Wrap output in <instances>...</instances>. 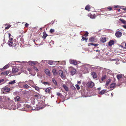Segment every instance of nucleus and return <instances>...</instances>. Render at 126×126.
Wrapping results in <instances>:
<instances>
[{
    "mask_svg": "<svg viewBox=\"0 0 126 126\" xmlns=\"http://www.w3.org/2000/svg\"><path fill=\"white\" fill-rule=\"evenodd\" d=\"M116 84L115 83H113L111 84L110 85V88H113L112 89H111V90H112L113 89L115 88V85Z\"/></svg>",
    "mask_w": 126,
    "mask_h": 126,
    "instance_id": "nucleus-9",
    "label": "nucleus"
},
{
    "mask_svg": "<svg viewBox=\"0 0 126 126\" xmlns=\"http://www.w3.org/2000/svg\"><path fill=\"white\" fill-rule=\"evenodd\" d=\"M114 44V41L113 40H110L109 43V45L111 46Z\"/></svg>",
    "mask_w": 126,
    "mask_h": 126,
    "instance_id": "nucleus-14",
    "label": "nucleus"
},
{
    "mask_svg": "<svg viewBox=\"0 0 126 126\" xmlns=\"http://www.w3.org/2000/svg\"><path fill=\"white\" fill-rule=\"evenodd\" d=\"M90 41L93 42L95 40V37H93L90 38L89 39Z\"/></svg>",
    "mask_w": 126,
    "mask_h": 126,
    "instance_id": "nucleus-20",
    "label": "nucleus"
},
{
    "mask_svg": "<svg viewBox=\"0 0 126 126\" xmlns=\"http://www.w3.org/2000/svg\"><path fill=\"white\" fill-rule=\"evenodd\" d=\"M35 89L36 90L38 91L39 90V88L37 87H35Z\"/></svg>",
    "mask_w": 126,
    "mask_h": 126,
    "instance_id": "nucleus-43",
    "label": "nucleus"
},
{
    "mask_svg": "<svg viewBox=\"0 0 126 126\" xmlns=\"http://www.w3.org/2000/svg\"><path fill=\"white\" fill-rule=\"evenodd\" d=\"M5 25H8L7 27H5V29H8L11 26V25H8L7 24H5Z\"/></svg>",
    "mask_w": 126,
    "mask_h": 126,
    "instance_id": "nucleus-30",
    "label": "nucleus"
},
{
    "mask_svg": "<svg viewBox=\"0 0 126 126\" xmlns=\"http://www.w3.org/2000/svg\"><path fill=\"white\" fill-rule=\"evenodd\" d=\"M122 9L124 10L125 11H126V7H125V8H122Z\"/></svg>",
    "mask_w": 126,
    "mask_h": 126,
    "instance_id": "nucleus-53",
    "label": "nucleus"
},
{
    "mask_svg": "<svg viewBox=\"0 0 126 126\" xmlns=\"http://www.w3.org/2000/svg\"><path fill=\"white\" fill-rule=\"evenodd\" d=\"M26 107H27L28 108H30L31 107V106L30 105H26Z\"/></svg>",
    "mask_w": 126,
    "mask_h": 126,
    "instance_id": "nucleus-50",
    "label": "nucleus"
},
{
    "mask_svg": "<svg viewBox=\"0 0 126 126\" xmlns=\"http://www.w3.org/2000/svg\"><path fill=\"white\" fill-rule=\"evenodd\" d=\"M106 78V76L105 75L104 76H103L101 78V80L102 81H103Z\"/></svg>",
    "mask_w": 126,
    "mask_h": 126,
    "instance_id": "nucleus-38",
    "label": "nucleus"
},
{
    "mask_svg": "<svg viewBox=\"0 0 126 126\" xmlns=\"http://www.w3.org/2000/svg\"><path fill=\"white\" fill-rule=\"evenodd\" d=\"M87 86L89 88H92L93 87L94 85V83L92 81H91L90 82H88L87 84Z\"/></svg>",
    "mask_w": 126,
    "mask_h": 126,
    "instance_id": "nucleus-3",
    "label": "nucleus"
},
{
    "mask_svg": "<svg viewBox=\"0 0 126 126\" xmlns=\"http://www.w3.org/2000/svg\"><path fill=\"white\" fill-rule=\"evenodd\" d=\"M45 73L47 75H49L50 74V71L48 69H46L45 71Z\"/></svg>",
    "mask_w": 126,
    "mask_h": 126,
    "instance_id": "nucleus-26",
    "label": "nucleus"
},
{
    "mask_svg": "<svg viewBox=\"0 0 126 126\" xmlns=\"http://www.w3.org/2000/svg\"><path fill=\"white\" fill-rule=\"evenodd\" d=\"M33 68L37 72H38V70L37 67H35V66H33Z\"/></svg>",
    "mask_w": 126,
    "mask_h": 126,
    "instance_id": "nucleus-39",
    "label": "nucleus"
},
{
    "mask_svg": "<svg viewBox=\"0 0 126 126\" xmlns=\"http://www.w3.org/2000/svg\"><path fill=\"white\" fill-rule=\"evenodd\" d=\"M59 73L62 79H65L66 77L63 74V72L61 70H59Z\"/></svg>",
    "mask_w": 126,
    "mask_h": 126,
    "instance_id": "nucleus-4",
    "label": "nucleus"
},
{
    "mask_svg": "<svg viewBox=\"0 0 126 126\" xmlns=\"http://www.w3.org/2000/svg\"><path fill=\"white\" fill-rule=\"evenodd\" d=\"M8 34H9V37H10V36H11V34L10 33H8Z\"/></svg>",
    "mask_w": 126,
    "mask_h": 126,
    "instance_id": "nucleus-55",
    "label": "nucleus"
},
{
    "mask_svg": "<svg viewBox=\"0 0 126 126\" xmlns=\"http://www.w3.org/2000/svg\"><path fill=\"white\" fill-rule=\"evenodd\" d=\"M111 81V80L110 79H108L106 82V85L107 86H108L109 84V83Z\"/></svg>",
    "mask_w": 126,
    "mask_h": 126,
    "instance_id": "nucleus-27",
    "label": "nucleus"
},
{
    "mask_svg": "<svg viewBox=\"0 0 126 126\" xmlns=\"http://www.w3.org/2000/svg\"><path fill=\"white\" fill-rule=\"evenodd\" d=\"M52 72L53 75H56L57 73V72L56 71V70L55 69H54L52 70Z\"/></svg>",
    "mask_w": 126,
    "mask_h": 126,
    "instance_id": "nucleus-22",
    "label": "nucleus"
},
{
    "mask_svg": "<svg viewBox=\"0 0 126 126\" xmlns=\"http://www.w3.org/2000/svg\"><path fill=\"white\" fill-rule=\"evenodd\" d=\"M4 81L3 79H2V80H0V83L1 82L3 81Z\"/></svg>",
    "mask_w": 126,
    "mask_h": 126,
    "instance_id": "nucleus-56",
    "label": "nucleus"
},
{
    "mask_svg": "<svg viewBox=\"0 0 126 126\" xmlns=\"http://www.w3.org/2000/svg\"><path fill=\"white\" fill-rule=\"evenodd\" d=\"M15 81V80H14L13 81H11L9 83V84H14L16 83Z\"/></svg>",
    "mask_w": 126,
    "mask_h": 126,
    "instance_id": "nucleus-33",
    "label": "nucleus"
},
{
    "mask_svg": "<svg viewBox=\"0 0 126 126\" xmlns=\"http://www.w3.org/2000/svg\"><path fill=\"white\" fill-rule=\"evenodd\" d=\"M47 36V34L45 33V34H44L42 37L44 39H45Z\"/></svg>",
    "mask_w": 126,
    "mask_h": 126,
    "instance_id": "nucleus-34",
    "label": "nucleus"
},
{
    "mask_svg": "<svg viewBox=\"0 0 126 126\" xmlns=\"http://www.w3.org/2000/svg\"><path fill=\"white\" fill-rule=\"evenodd\" d=\"M113 93H111V95L112 96H113Z\"/></svg>",
    "mask_w": 126,
    "mask_h": 126,
    "instance_id": "nucleus-60",
    "label": "nucleus"
},
{
    "mask_svg": "<svg viewBox=\"0 0 126 126\" xmlns=\"http://www.w3.org/2000/svg\"><path fill=\"white\" fill-rule=\"evenodd\" d=\"M88 33L87 32H86L84 36H87L88 35Z\"/></svg>",
    "mask_w": 126,
    "mask_h": 126,
    "instance_id": "nucleus-40",
    "label": "nucleus"
},
{
    "mask_svg": "<svg viewBox=\"0 0 126 126\" xmlns=\"http://www.w3.org/2000/svg\"><path fill=\"white\" fill-rule=\"evenodd\" d=\"M80 83V81H78V83Z\"/></svg>",
    "mask_w": 126,
    "mask_h": 126,
    "instance_id": "nucleus-62",
    "label": "nucleus"
},
{
    "mask_svg": "<svg viewBox=\"0 0 126 126\" xmlns=\"http://www.w3.org/2000/svg\"><path fill=\"white\" fill-rule=\"evenodd\" d=\"M122 27H123L125 29H126V25H123L122 26Z\"/></svg>",
    "mask_w": 126,
    "mask_h": 126,
    "instance_id": "nucleus-49",
    "label": "nucleus"
},
{
    "mask_svg": "<svg viewBox=\"0 0 126 126\" xmlns=\"http://www.w3.org/2000/svg\"><path fill=\"white\" fill-rule=\"evenodd\" d=\"M100 40L101 42L103 43L106 42L107 40L106 38L104 37H101Z\"/></svg>",
    "mask_w": 126,
    "mask_h": 126,
    "instance_id": "nucleus-8",
    "label": "nucleus"
},
{
    "mask_svg": "<svg viewBox=\"0 0 126 126\" xmlns=\"http://www.w3.org/2000/svg\"><path fill=\"white\" fill-rule=\"evenodd\" d=\"M106 90H102L101 91L99 92V94L101 95L105 93V92H106Z\"/></svg>",
    "mask_w": 126,
    "mask_h": 126,
    "instance_id": "nucleus-18",
    "label": "nucleus"
},
{
    "mask_svg": "<svg viewBox=\"0 0 126 126\" xmlns=\"http://www.w3.org/2000/svg\"><path fill=\"white\" fill-rule=\"evenodd\" d=\"M63 87L66 91H68V88L65 85H63Z\"/></svg>",
    "mask_w": 126,
    "mask_h": 126,
    "instance_id": "nucleus-19",
    "label": "nucleus"
},
{
    "mask_svg": "<svg viewBox=\"0 0 126 126\" xmlns=\"http://www.w3.org/2000/svg\"><path fill=\"white\" fill-rule=\"evenodd\" d=\"M42 29V28H41L40 29V30H41Z\"/></svg>",
    "mask_w": 126,
    "mask_h": 126,
    "instance_id": "nucleus-64",
    "label": "nucleus"
},
{
    "mask_svg": "<svg viewBox=\"0 0 126 126\" xmlns=\"http://www.w3.org/2000/svg\"><path fill=\"white\" fill-rule=\"evenodd\" d=\"M9 65L8 64H7L5 66L3 67L1 69V70L2 71L4 69H5L8 68L9 66Z\"/></svg>",
    "mask_w": 126,
    "mask_h": 126,
    "instance_id": "nucleus-17",
    "label": "nucleus"
},
{
    "mask_svg": "<svg viewBox=\"0 0 126 126\" xmlns=\"http://www.w3.org/2000/svg\"><path fill=\"white\" fill-rule=\"evenodd\" d=\"M43 84L45 85H46L47 84L48 85H50V84L48 82H44L43 83Z\"/></svg>",
    "mask_w": 126,
    "mask_h": 126,
    "instance_id": "nucleus-36",
    "label": "nucleus"
},
{
    "mask_svg": "<svg viewBox=\"0 0 126 126\" xmlns=\"http://www.w3.org/2000/svg\"><path fill=\"white\" fill-rule=\"evenodd\" d=\"M57 95L60 96L61 95V94L57 92Z\"/></svg>",
    "mask_w": 126,
    "mask_h": 126,
    "instance_id": "nucleus-46",
    "label": "nucleus"
},
{
    "mask_svg": "<svg viewBox=\"0 0 126 126\" xmlns=\"http://www.w3.org/2000/svg\"><path fill=\"white\" fill-rule=\"evenodd\" d=\"M117 78L118 80L121 81L122 79H126V77L122 76V74H119L117 75Z\"/></svg>",
    "mask_w": 126,
    "mask_h": 126,
    "instance_id": "nucleus-2",
    "label": "nucleus"
},
{
    "mask_svg": "<svg viewBox=\"0 0 126 126\" xmlns=\"http://www.w3.org/2000/svg\"><path fill=\"white\" fill-rule=\"evenodd\" d=\"M90 16V17L91 18H94V17H93L91 16Z\"/></svg>",
    "mask_w": 126,
    "mask_h": 126,
    "instance_id": "nucleus-61",
    "label": "nucleus"
},
{
    "mask_svg": "<svg viewBox=\"0 0 126 126\" xmlns=\"http://www.w3.org/2000/svg\"><path fill=\"white\" fill-rule=\"evenodd\" d=\"M55 61L51 60L48 61L47 63H48L49 64L51 65L53 63H54L55 62Z\"/></svg>",
    "mask_w": 126,
    "mask_h": 126,
    "instance_id": "nucleus-16",
    "label": "nucleus"
},
{
    "mask_svg": "<svg viewBox=\"0 0 126 126\" xmlns=\"http://www.w3.org/2000/svg\"><path fill=\"white\" fill-rule=\"evenodd\" d=\"M115 35L117 37H120L122 35V33L119 31L116 32L115 33Z\"/></svg>",
    "mask_w": 126,
    "mask_h": 126,
    "instance_id": "nucleus-7",
    "label": "nucleus"
},
{
    "mask_svg": "<svg viewBox=\"0 0 126 126\" xmlns=\"http://www.w3.org/2000/svg\"><path fill=\"white\" fill-rule=\"evenodd\" d=\"M55 31L54 30V29H51L50 30V32L51 33H52L54 32Z\"/></svg>",
    "mask_w": 126,
    "mask_h": 126,
    "instance_id": "nucleus-37",
    "label": "nucleus"
},
{
    "mask_svg": "<svg viewBox=\"0 0 126 126\" xmlns=\"http://www.w3.org/2000/svg\"><path fill=\"white\" fill-rule=\"evenodd\" d=\"M23 87L25 88H28L29 86L27 84H26L25 85H24Z\"/></svg>",
    "mask_w": 126,
    "mask_h": 126,
    "instance_id": "nucleus-41",
    "label": "nucleus"
},
{
    "mask_svg": "<svg viewBox=\"0 0 126 126\" xmlns=\"http://www.w3.org/2000/svg\"><path fill=\"white\" fill-rule=\"evenodd\" d=\"M117 10H118V12H120V9H117Z\"/></svg>",
    "mask_w": 126,
    "mask_h": 126,
    "instance_id": "nucleus-58",
    "label": "nucleus"
},
{
    "mask_svg": "<svg viewBox=\"0 0 126 126\" xmlns=\"http://www.w3.org/2000/svg\"><path fill=\"white\" fill-rule=\"evenodd\" d=\"M4 90L5 91L7 92H9L10 90V89L8 88H4Z\"/></svg>",
    "mask_w": 126,
    "mask_h": 126,
    "instance_id": "nucleus-24",
    "label": "nucleus"
},
{
    "mask_svg": "<svg viewBox=\"0 0 126 126\" xmlns=\"http://www.w3.org/2000/svg\"><path fill=\"white\" fill-rule=\"evenodd\" d=\"M75 86L78 90H79L80 89V87L78 85H76Z\"/></svg>",
    "mask_w": 126,
    "mask_h": 126,
    "instance_id": "nucleus-35",
    "label": "nucleus"
},
{
    "mask_svg": "<svg viewBox=\"0 0 126 126\" xmlns=\"http://www.w3.org/2000/svg\"><path fill=\"white\" fill-rule=\"evenodd\" d=\"M29 65L31 66H33L36 65L38 63L36 62L32 61H30L28 62Z\"/></svg>",
    "mask_w": 126,
    "mask_h": 126,
    "instance_id": "nucleus-5",
    "label": "nucleus"
},
{
    "mask_svg": "<svg viewBox=\"0 0 126 126\" xmlns=\"http://www.w3.org/2000/svg\"><path fill=\"white\" fill-rule=\"evenodd\" d=\"M84 67L85 68L84 69H85V70H86L87 72H88L89 71V66L88 65H87L84 66Z\"/></svg>",
    "mask_w": 126,
    "mask_h": 126,
    "instance_id": "nucleus-29",
    "label": "nucleus"
},
{
    "mask_svg": "<svg viewBox=\"0 0 126 126\" xmlns=\"http://www.w3.org/2000/svg\"><path fill=\"white\" fill-rule=\"evenodd\" d=\"M70 62L71 64H73L75 65H76L78 64L77 61L75 60H70Z\"/></svg>",
    "mask_w": 126,
    "mask_h": 126,
    "instance_id": "nucleus-6",
    "label": "nucleus"
},
{
    "mask_svg": "<svg viewBox=\"0 0 126 126\" xmlns=\"http://www.w3.org/2000/svg\"><path fill=\"white\" fill-rule=\"evenodd\" d=\"M82 39H81V40L83 41L84 40H85V37H84L83 36H82Z\"/></svg>",
    "mask_w": 126,
    "mask_h": 126,
    "instance_id": "nucleus-47",
    "label": "nucleus"
},
{
    "mask_svg": "<svg viewBox=\"0 0 126 126\" xmlns=\"http://www.w3.org/2000/svg\"><path fill=\"white\" fill-rule=\"evenodd\" d=\"M2 97L0 96V103L1 102V101L2 100Z\"/></svg>",
    "mask_w": 126,
    "mask_h": 126,
    "instance_id": "nucleus-48",
    "label": "nucleus"
},
{
    "mask_svg": "<svg viewBox=\"0 0 126 126\" xmlns=\"http://www.w3.org/2000/svg\"><path fill=\"white\" fill-rule=\"evenodd\" d=\"M27 70L29 72L31 71V69L30 68H28Z\"/></svg>",
    "mask_w": 126,
    "mask_h": 126,
    "instance_id": "nucleus-54",
    "label": "nucleus"
},
{
    "mask_svg": "<svg viewBox=\"0 0 126 126\" xmlns=\"http://www.w3.org/2000/svg\"><path fill=\"white\" fill-rule=\"evenodd\" d=\"M91 75L94 79L96 78L97 77L96 74L94 72H93L91 73Z\"/></svg>",
    "mask_w": 126,
    "mask_h": 126,
    "instance_id": "nucleus-10",
    "label": "nucleus"
},
{
    "mask_svg": "<svg viewBox=\"0 0 126 126\" xmlns=\"http://www.w3.org/2000/svg\"><path fill=\"white\" fill-rule=\"evenodd\" d=\"M119 20L121 22L123 23L126 24V21L125 20L120 18L119 19Z\"/></svg>",
    "mask_w": 126,
    "mask_h": 126,
    "instance_id": "nucleus-21",
    "label": "nucleus"
},
{
    "mask_svg": "<svg viewBox=\"0 0 126 126\" xmlns=\"http://www.w3.org/2000/svg\"><path fill=\"white\" fill-rule=\"evenodd\" d=\"M3 98L4 99L3 101L4 103L9 106L13 102V101L10 99L9 97L7 96H4Z\"/></svg>",
    "mask_w": 126,
    "mask_h": 126,
    "instance_id": "nucleus-1",
    "label": "nucleus"
},
{
    "mask_svg": "<svg viewBox=\"0 0 126 126\" xmlns=\"http://www.w3.org/2000/svg\"><path fill=\"white\" fill-rule=\"evenodd\" d=\"M76 70L74 69H72L70 72L71 74L73 75H74L76 73Z\"/></svg>",
    "mask_w": 126,
    "mask_h": 126,
    "instance_id": "nucleus-12",
    "label": "nucleus"
},
{
    "mask_svg": "<svg viewBox=\"0 0 126 126\" xmlns=\"http://www.w3.org/2000/svg\"><path fill=\"white\" fill-rule=\"evenodd\" d=\"M20 97L18 96H17L16 97H15L14 98V100L15 101H19L20 100Z\"/></svg>",
    "mask_w": 126,
    "mask_h": 126,
    "instance_id": "nucleus-23",
    "label": "nucleus"
},
{
    "mask_svg": "<svg viewBox=\"0 0 126 126\" xmlns=\"http://www.w3.org/2000/svg\"><path fill=\"white\" fill-rule=\"evenodd\" d=\"M52 81L54 83V84H55L56 86L57 85V83L55 79L53 78L52 79Z\"/></svg>",
    "mask_w": 126,
    "mask_h": 126,
    "instance_id": "nucleus-25",
    "label": "nucleus"
},
{
    "mask_svg": "<svg viewBox=\"0 0 126 126\" xmlns=\"http://www.w3.org/2000/svg\"><path fill=\"white\" fill-rule=\"evenodd\" d=\"M9 72V70L6 71L4 72H1V75H8Z\"/></svg>",
    "mask_w": 126,
    "mask_h": 126,
    "instance_id": "nucleus-11",
    "label": "nucleus"
},
{
    "mask_svg": "<svg viewBox=\"0 0 126 126\" xmlns=\"http://www.w3.org/2000/svg\"><path fill=\"white\" fill-rule=\"evenodd\" d=\"M115 7L116 8H117V6H115Z\"/></svg>",
    "mask_w": 126,
    "mask_h": 126,
    "instance_id": "nucleus-63",
    "label": "nucleus"
},
{
    "mask_svg": "<svg viewBox=\"0 0 126 126\" xmlns=\"http://www.w3.org/2000/svg\"><path fill=\"white\" fill-rule=\"evenodd\" d=\"M85 8L86 10L89 11L91 7L89 5H88L85 7Z\"/></svg>",
    "mask_w": 126,
    "mask_h": 126,
    "instance_id": "nucleus-15",
    "label": "nucleus"
},
{
    "mask_svg": "<svg viewBox=\"0 0 126 126\" xmlns=\"http://www.w3.org/2000/svg\"><path fill=\"white\" fill-rule=\"evenodd\" d=\"M51 88L48 87L45 90V92L47 93H50L51 92Z\"/></svg>",
    "mask_w": 126,
    "mask_h": 126,
    "instance_id": "nucleus-13",
    "label": "nucleus"
},
{
    "mask_svg": "<svg viewBox=\"0 0 126 126\" xmlns=\"http://www.w3.org/2000/svg\"><path fill=\"white\" fill-rule=\"evenodd\" d=\"M13 40V38H12L9 37V40L11 41Z\"/></svg>",
    "mask_w": 126,
    "mask_h": 126,
    "instance_id": "nucleus-51",
    "label": "nucleus"
},
{
    "mask_svg": "<svg viewBox=\"0 0 126 126\" xmlns=\"http://www.w3.org/2000/svg\"><path fill=\"white\" fill-rule=\"evenodd\" d=\"M61 64H63V63H65V62L64 61H61Z\"/></svg>",
    "mask_w": 126,
    "mask_h": 126,
    "instance_id": "nucleus-52",
    "label": "nucleus"
},
{
    "mask_svg": "<svg viewBox=\"0 0 126 126\" xmlns=\"http://www.w3.org/2000/svg\"><path fill=\"white\" fill-rule=\"evenodd\" d=\"M17 69L14 68L12 69V72L14 73H16L17 71Z\"/></svg>",
    "mask_w": 126,
    "mask_h": 126,
    "instance_id": "nucleus-28",
    "label": "nucleus"
},
{
    "mask_svg": "<svg viewBox=\"0 0 126 126\" xmlns=\"http://www.w3.org/2000/svg\"><path fill=\"white\" fill-rule=\"evenodd\" d=\"M88 39V38H87L86 37L85 38V40L86 41H87V40Z\"/></svg>",
    "mask_w": 126,
    "mask_h": 126,
    "instance_id": "nucleus-57",
    "label": "nucleus"
},
{
    "mask_svg": "<svg viewBox=\"0 0 126 126\" xmlns=\"http://www.w3.org/2000/svg\"><path fill=\"white\" fill-rule=\"evenodd\" d=\"M107 9L109 11H111L112 10V8L111 7H108Z\"/></svg>",
    "mask_w": 126,
    "mask_h": 126,
    "instance_id": "nucleus-42",
    "label": "nucleus"
},
{
    "mask_svg": "<svg viewBox=\"0 0 126 126\" xmlns=\"http://www.w3.org/2000/svg\"><path fill=\"white\" fill-rule=\"evenodd\" d=\"M122 80L121 81L122 82H123L126 81V79L125 80V79L124 78L122 79Z\"/></svg>",
    "mask_w": 126,
    "mask_h": 126,
    "instance_id": "nucleus-44",
    "label": "nucleus"
},
{
    "mask_svg": "<svg viewBox=\"0 0 126 126\" xmlns=\"http://www.w3.org/2000/svg\"><path fill=\"white\" fill-rule=\"evenodd\" d=\"M8 44L10 46H11L13 45V42L12 41H8Z\"/></svg>",
    "mask_w": 126,
    "mask_h": 126,
    "instance_id": "nucleus-32",
    "label": "nucleus"
},
{
    "mask_svg": "<svg viewBox=\"0 0 126 126\" xmlns=\"http://www.w3.org/2000/svg\"><path fill=\"white\" fill-rule=\"evenodd\" d=\"M98 90H100L101 89V88H98Z\"/></svg>",
    "mask_w": 126,
    "mask_h": 126,
    "instance_id": "nucleus-59",
    "label": "nucleus"
},
{
    "mask_svg": "<svg viewBox=\"0 0 126 126\" xmlns=\"http://www.w3.org/2000/svg\"><path fill=\"white\" fill-rule=\"evenodd\" d=\"M90 45H94V46H95V47H96L98 45V44H93V43H89L88 44L89 46H90Z\"/></svg>",
    "mask_w": 126,
    "mask_h": 126,
    "instance_id": "nucleus-31",
    "label": "nucleus"
},
{
    "mask_svg": "<svg viewBox=\"0 0 126 126\" xmlns=\"http://www.w3.org/2000/svg\"><path fill=\"white\" fill-rule=\"evenodd\" d=\"M29 25V24L27 23L25 25V27H28Z\"/></svg>",
    "mask_w": 126,
    "mask_h": 126,
    "instance_id": "nucleus-45",
    "label": "nucleus"
}]
</instances>
